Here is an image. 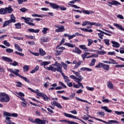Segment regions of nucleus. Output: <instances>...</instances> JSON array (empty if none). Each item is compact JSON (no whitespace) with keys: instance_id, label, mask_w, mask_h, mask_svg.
<instances>
[{"instance_id":"obj_1","label":"nucleus","mask_w":124,"mask_h":124,"mask_svg":"<svg viewBox=\"0 0 124 124\" xmlns=\"http://www.w3.org/2000/svg\"><path fill=\"white\" fill-rule=\"evenodd\" d=\"M46 70H51V71H53V72H56V71H59L61 68H62V66L61 63H58V62H55L54 64L51 65L49 67H46Z\"/></svg>"},{"instance_id":"obj_2","label":"nucleus","mask_w":124,"mask_h":124,"mask_svg":"<svg viewBox=\"0 0 124 124\" xmlns=\"http://www.w3.org/2000/svg\"><path fill=\"white\" fill-rule=\"evenodd\" d=\"M7 70L8 71H9L11 73H13V74H15V75H16V76H18V77L21 78V79H23V80H24L25 82H27V83L30 82V80H29L28 78L23 77L22 76L20 75V74H19V72H20L19 69H15V71H14L13 70V69L10 68V69H8Z\"/></svg>"},{"instance_id":"obj_3","label":"nucleus","mask_w":124,"mask_h":124,"mask_svg":"<svg viewBox=\"0 0 124 124\" xmlns=\"http://www.w3.org/2000/svg\"><path fill=\"white\" fill-rule=\"evenodd\" d=\"M0 101L4 103H8L10 101V97L4 93H0Z\"/></svg>"},{"instance_id":"obj_4","label":"nucleus","mask_w":124,"mask_h":124,"mask_svg":"<svg viewBox=\"0 0 124 124\" xmlns=\"http://www.w3.org/2000/svg\"><path fill=\"white\" fill-rule=\"evenodd\" d=\"M28 89H29L31 92H32V93H37L36 95H38V96H42V97H43L45 101H49V100H50V98H49L46 95H45L42 93H37L35 92V91L33 90V89H32L30 87L28 88Z\"/></svg>"},{"instance_id":"obj_5","label":"nucleus","mask_w":124,"mask_h":124,"mask_svg":"<svg viewBox=\"0 0 124 124\" xmlns=\"http://www.w3.org/2000/svg\"><path fill=\"white\" fill-rule=\"evenodd\" d=\"M29 120L30 122H31V123H33L34 124H46V122L48 123V122L46 120V118H45V120H41L40 119H36L35 120L32 119H29Z\"/></svg>"},{"instance_id":"obj_6","label":"nucleus","mask_w":124,"mask_h":124,"mask_svg":"<svg viewBox=\"0 0 124 124\" xmlns=\"http://www.w3.org/2000/svg\"><path fill=\"white\" fill-rule=\"evenodd\" d=\"M96 121H99V122H101L102 123H104V124H119V122L116 120H108V122H106L104 120H102V119H98L97 118H94Z\"/></svg>"},{"instance_id":"obj_7","label":"nucleus","mask_w":124,"mask_h":124,"mask_svg":"<svg viewBox=\"0 0 124 124\" xmlns=\"http://www.w3.org/2000/svg\"><path fill=\"white\" fill-rule=\"evenodd\" d=\"M63 114L65 117H67V118H70L71 119H76L77 120H78V121H80V122H82V123H83L84 124H86V123L84 122V121L80 119L78 117H76V116L73 115L72 114H69L65 112H64Z\"/></svg>"},{"instance_id":"obj_8","label":"nucleus","mask_w":124,"mask_h":124,"mask_svg":"<svg viewBox=\"0 0 124 124\" xmlns=\"http://www.w3.org/2000/svg\"><path fill=\"white\" fill-rule=\"evenodd\" d=\"M108 3L109 4L108 6H109V7H112V5H115L116 6H117V5H121V3L114 0H112L111 2L108 1Z\"/></svg>"},{"instance_id":"obj_9","label":"nucleus","mask_w":124,"mask_h":124,"mask_svg":"<svg viewBox=\"0 0 124 124\" xmlns=\"http://www.w3.org/2000/svg\"><path fill=\"white\" fill-rule=\"evenodd\" d=\"M21 19H23V20H25V23L26 24H28V25H29L30 26H34V24L33 23H31L30 22V20H31V18L30 17H22Z\"/></svg>"},{"instance_id":"obj_10","label":"nucleus","mask_w":124,"mask_h":124,"mask_svg":"<svg viewBox=\"0 0 124 124\" xmlns=\"http://www.w3.org/2000/svg\"><path fill=\"white\" fill-rule=\"evenodd\" d=\"M82 80H83V77H82V76L80 77V78H79L77 80H76V82L78 83V86L81 87L82 89H84V86H83V84H82V83L80 82L82 81Z\"/></svg>"},{"instance_id":"obj_11","label":"nucleus","mask_w":124,"mask_h":124,"mask_svg":"<svg viewBox=\"0 0 124 124\" xmlns=\"http://www.w3.org/2000/svg\"><path fill=\"white\" fill-rule=\"evenodd\" d=\"M65 29H64V26H61L58 28V29L55 30L56 32H62V31H65Z\"/></svg>"},{"instance_id":"obj_12","label":"nucleus","mask_w":124,"mask_h":124,"mask_svg":"<svg viewBox=\"0 0 124 124\" xmlns=\"http://www.w3.org/2000/svg\"><path fill=\"white\" fill-rule=\"evenodd\" d=\"M52 105H54V106H56V107H58V108H60V109H62V107L61 104L58 102L54 101L53 102H51Z\"/></svg>"},{"instance_id":"obj_13","label":"nucleus","mask_w":124,"mask_h":124,"mask_svg":"<svg viewBox=\"0 0 124 124\" xmlns=\"http://www.w3.org/2000/svg\"><path fill=\"white\" fill-rule=\"evenodd\" d=\"M81 12L82 13H84V14H86L87 15H90V14H93L94 12L91 11V10H81Z\"/></svg>"},{"instance_id":"obj_14","label":"nucleus","mask_w":124,"mask_h":124,"mask_svg":"<svg viewBox=\"0 0 124 124\" xmlns=\"http://www.w3.org/2000/svg\"><path fill=\"white\" fill-rule=\"evenodd\" d=\"M2 59L3 61H4V62H13V60H12V59H10L9 57L3 56Z\"/></svg>"},{"instance_id":"obj_15","label":"nucleus","mask_w":124,"mask_h":124,"mask_svg":"<svg viewBox=\"0 0 124 124\" xmlns=\"http://www.w3.org/2000/svg\"><path fill=\"white\" fill-rule=\"evenodd\" d=\"M10 17H11V18L10 20H9L10 21V22L16 23V17H15V16H14V15L11 14Z\"/></svg>"},{"instance_id":"obj_16","label":"nucleus","mask_w":124,"mask_h":124,"mask_svg":"<svg viewBox=\"0 0 124 124\" xmlns=\"http://www.w3.org/2000/svg\"><path fill=\"white\" fill-rule=\"evenodd\" d=\"M107 87L108 89H110V90H113L114 89V86L113 85V83L110 81H107Z\"/></svg>"},{"instance_id":"obj_17","label":"nucleus","mask_w":124,"mask_h":124,"mask_svg":"<svg viewBox=\"0 0 124 124\" xmlns=\"http://www.w3.org/2000/svg\"><path fill=\"white\" fill-rule=\"evenodd\" d=\"M6 10L7 11V13H8L9 14H11V13H12V12L13 11V9H12L11 6L9 5L8 7H6Z\"/></svg>"},{"instance_id":"obj_18","label":"nucleus","mask_w":124,"mask_h":124,"mask_svg":"<svg viewBox=\"0 0 124 124\" xmlns=\"http://www.w3.org/2000/svg\"><path fill=\"white\" fill-rule=\"evenodd\" d=\"M50 6L53 9H59V5L54 3H50Z\"/></svg>"},{"instance_id":"obj_19","label":"nucleus","mask_w":124,"mask_h":124,"mask_svg":"<svg viewBox=\"0 0 124 124\" xmlns=\"http://www.w3.org/2000/svg\"><path fill=\"white\" fill-rule=\"evenodd\" d=\"M0 14H1V15H5V14H7L6 8H1L0 9Z\"/></svg>"},{"instance_id":"obj_20","label":"nucleus","mask_w":124,"mask_h":124,"mask_svg":"<svg viewBox=\"0 0 124 124\" xmlns=\"http://www.w3.org/2000/svg\"><path fill=\"white\" fill-rule=\"evenodd\" d=\"M111 43L113 44L112 47H115V48H119L120 44H119V43L112 41H111Z\"/></svg>"},{"instance_id":"obj_21","label":"nucleus","mask_w":124,"mask_h":124,"mask_svg":"<svg viewBox=\"0 0 124 124\" xmlns=\"http://www.w3.org/2000/svg\"><path fill=\"white\" fill-rule=\"evenodd\" d=\"M51 63V62L50 61H45L41 62V65H44V68L46 69V65H48V64H50Z\"/></svg>"},{"instance_id":"obj_22","label":"nucleus","mask_w":124,"mask_h":124,"mask_svg":"<svg viewBox=\"0 0 124 124\" xmlns=\"http://www.w3.org/2000/svg\"><path fill=\"white\" fill-rule=\"evenodd\" d=\"M103 68L104 70H106V71H109V70H110V65L106 64H104L103 66Z\"/></svg>"},{"instance_id":"obj_23","label":"nucleus","mask_w":124,"mask_h":124,"mask_svg":"<svg viewBox=\"0 0 124 124\" xmlns=\"http://www.w3.org/2000/svg\"><path fill=\"white\" fill-rule=\"evenodd\" d=\"M101 109H103L106 112H108V113H111L112 112V110L108 108V107L107 106L101 107Z\"/></svg>"},{"instance_id":"obj_24","label":"nucleus","mask_w":124,"mask_h":124,"mask_svg":"<svg viewBox=\"0 0 124 124\" xmlns=\"http://www.w3.org/2000/svg\"><path fill=\"white\" fill-rule=\"evenodd\" d=\"M76 98L77 99V100H78V101H80L81 102H86V103H88V104H90V105H92V103L88 102V101L86 100H83L78 97H76Z\"/></svg>"},{"instance_id":"obj_25","label":"nucleus","mask_w":124,"mask_h":124,"mask_svg":"<svg viewBox=\"0 0 124 124\" xmlns=\"http://www.w3.org/2000/svg\"><path fill=\"white\" fill-rule=\"evenodd\" d=\"M114 26L115 27H116L117 28H118L120 31H124V28H123V26L122 25H120L119 24L117 23H114Z\"/></svg>"},{"instance_id":"obj_26","label":"nucleus","mask_w":124,"mask_h":124,"mask_svg":"<svg viewBox=\"0 0 124 124\" xmlns=\"http://www.w3.org/2000/svg\"><path fill=\"white\" fill-rule=\"evenodd\" d=\"M39 54H40V56H45V55H46V52H45V51L43 50V49L40 48L39 49Z\"/></svg>"},{"instance_id":"obj_27","label":"nucleus","mask_w":124,"mask_h":124,"mask_svg":"<svg viewBox=\"0 0 124 124\" xmlns=\"http://www.w3.org/2000/svg\"><path fill=\"white\" fill-rule=\"evenodd\" d=\"M15 49L17 50V51H19V52H22L23 51V49L21 48V47H20V46L17 44H15Z\"/></svg>"},{"instance_id":"obj_28","label":"nucleus","mask_w":124,"mask_h":124,"mask_svg":"<svg viewBox=\"0 0 124 124\" xmlns=\"http://www.w3.org/2000/svg\"><path fill=\"white\" fill-rule=\"evenodd\" d=\"M28 31L30 32H34L35 33H38V32H39V30H35L33 29H29Z\"/></svg>"},{"instance_id":"obj_29","label":"nucleus","mask_w":124,"mask_h":124,"mask_svg":"<svg viewBox=\"0 0 124 124\" xmlns=\"http://www.w3.org/2000/svg\"><path fill=\"white\" fill-rule=\"evenodd\" d=\"M87 25H90V26H92V22H91L90 21H84L82 23V26L83 27H85V26H87Z\"/></svg>"},{"instance_id":"obj_30","label":"nucleus","mask_w":124,"mask_h":124,"mask_svg":"<svg viewBox=\"0 0 124 124\" xmlns=\"http://www.w3.org/2000/svg\"><path fill=\"white\" fill-rule=\"evenodd\" d=\"M38 69H39V66L37 65L33 70H31L30 72V73H31V74H33V73H35V72H36V71L38 70Z\"/></svg>"},{"instance_id":"obj_31","label":"nucleus","mask_w":124,"mask_h":124,"mask_svg":"<svg viewBox=\"0 0 124 124\" xmlns=\"http://www.w3.org/2000/svg\"><path fill=\"white\" fill-rule=\"evenodd\" d=\"M61 123H67L68 124H73L74 122L73 121H66L65 120H61L60 121Z\"/></svg>"},{"instance_id":"obj_32","label":"nucleus","mask_w":124,"mask_h":124,"mask_svg":"<svg viewBox=\"0 0 124 124\" xmlns=\"http://www.w3.org/2000/svg\"><path fill=\"white\" fill-rule=\"evenodd\" d=\"M79 47L82 50H85V51H89L88 47L86 46L85 45H82L79 46Z\"/></svg>"},{"instance_id":"obj_33","label":"nucleus","mask_w":124,"mask_h":124,"mask_svg":"<svg viewBox=\"0 0 124 124\" xmlns=\"http://www.w3.org/2000/svg\"><path fill=\"white\" fill-rule=\"evenodd\" d=\"M95 62H96V60H95V59H92L91 62L89 64V66H93V65L95 64Z\"/></svg>"},{"instance_id":"obj_34","label":"nucleus","mask_w":124,"mask_h":124,"mask_svg":"<svg viewBox=\"0 0 124 124\" xmlns=\"http://www.w3.org/2000/svg\"><path fill=\"white\" fill-rule=\"evenodd\" d=\"M109 61H111V62H110V61L108 62V63L109 64H118V62H116V61H115L112 59H109Z\"/></svg>"},{"instance_id":"obj_35","label":"nucleus","mask_w":124,"mask_h":124,"mask_svg":"<svg viewBox=\"0 0 124 124\" xmlns=\"http://www.w3.org/2000/svg\"><path fill=\"white\" fill-rule=\"evenodd\" d=\"M104 63H102V62H99L98 65H96L95 66V67L96 68H101L102 67H103V65H104Z\"/></svg>"},{"instance_id":"obj_36","label":"nucleus","mask_w":124,"mask_h":124,"mask_svg":"<svg viewBox=\"0 0 124 124\" xmlns=\"http://www.w3.org/2000/svg\"><path fill=\"white\" fill-rule=\"evenodd\" d=\"M97 53L98 55H105L106 54V52L103 50H101V51L97 50Z\"/></svg>"},{"instance_id":"obj_37","label":"nucleus","mask_w":124,"mask_h":124,"mask_svg":"<svg viewBox=\"0 0 124 124\" xmlns=\"http://www.w3.org/2000/svg\"><path fill=\"white\" fill-rule=\"evenodd\" d=\"M9 24H11V22H10L9 20L5 21L3 26H2V28L7 27V26H8V25H9Z\"/></svg>"},{"instance_id":"obj_38","label":"nucleus","mask_w":124,"mask_h":124,"mask_svg":"<svg viewBox=\"0 0 124 124\" xmlns=\"http://www.w3.org/2000/svg\"><path fill=\"white\" fill-rule=\"evenodd\" d=\"M65 46H68V47H70V48H74L75 47V45H73L69 43H65L64 44Z\"/></svg>"},{"instance_id":"obj_39","label":"nucleus","mask_w":124,"mask_h":124,"mask_svg":"<svg viewBox=\"0 0 124 124\" xmlns=\"http://www.w3.org/2000/svg\"><path fill=\"white\" fill-rule=\"evenodd\" d=\"M71 71L74 73V74H75V75H76V76H77V77H78V78H80L81 76L80 75V73H79V72H75V71L73 70H71Z\"/></svg>"},{"instance_id":"obj_40","label":"nucleus","mask_w":124,"mask_h":124,"mask_svg":"<svg viewBox=\"0 0 124 124\" xmlns=\"http://www.w3.org/2000/svg\"><path fill=\"white\" fill-rule=\"evenodd\" d=\"M104 42H105L106 45H107L108 46H109L110 45V40L108 39H104Z\"/></svg>"},{"instance_id":"obj_41","label":"nucleus","mask_w":124,"mask_h":124,"mask_svg":"<svg viewBox=\"0 0 124 124\" xmlns=\"http://www.w3.org/2000/svg\"><path fill=\"white\" fill-rule=\"evenodd\" d=\"M97 115H98V116H101V117H103L105 116V113L103 111H100L97 112Z\"/></svg>"},{"instance_id":"obj_42","label":"nucleus","mask_w":124,"mask_h":124,"mask_svg":"<svg viewBox=\"0 0 124 124\" xmlns=\"http://www.w3.org/2000/svg\"><path fill=\"white\" fill-rule=\"evenodd\" d=\"M62 53V50H55V56H60Z\"/></svg>"},{"instance_id":"obj_43","label":"nucleus","mask_w":124,"mask_h":124,"mask_svg":"<svg viewBox=\"0 0 124 124\" xmlns=\"http://www.w3.org/2000/svg\"><path fill=\"white\" fill-rule=\"evenodd\" d=\"M61 64L62 66L63 67L64 69H65V70H66V69H67V64H65L63 62H61Z\"/></svg>"},{"instance_id":"obj_44","label":"nucleus","mask_w":124,"mask_h":124,"mask_svg":"<svg viewBox=\"0 0 124 124\" xmlns=\"http://www.w3.org/2000/svg\"><path fill=\"white\" fill-rule=\"evenodd\" d=\"M41 40L42 42H47L49 39L47 37H42L41 38Z\"/></svg>"},{"instance_id":"obj_45","label":"nucleus","mask_w":124,"mask_h":124,"mask_svg":"<svg viewBox=\"0 0 124 124\" xmlns=\"http://www.w3.org/2000/svg\"><path fill=\"white\" fill-rule=\"evenodd\" d=\"M70 78H71V79H74V80L75 82H76V81H77L78 80V79L79 78L76 77L75 76H73V75L70 76Z\"/></svg>"},{"instance_id":"obj_46","label":"nucleus","mask_w":124,"mask_h":124,"mask_svg":"<svg viewBox=\"0 0 124 124\" xmlns=\"http://www.w3.org/2000/svg\"><path fill=\"white\" fill-rule=\"evenodd\" d=\"M81 63H82V62L81 61L78 62L77 64H76L74 67V69H76L77 67H79L80 65H81Z\"/></svg>"},{"instance_id":"obj_47","label":"nucleus","mask_w":124,"mask_h":124,"mask_svg":"<svg viewBox=\"0 0 124 124\" xmlns=\"http://www.w3.org/2000/svg\"><path fill=\"white\" fill-rule=\"evenodd\" d=\"M68 5H69V6H71V7H74V8H76L77 9H80V7H78L77 5L75 4H70L69 3H68Z\"/></svg>"},{"instance_id":"obj_48","label":"nucleus","mask_w":124,"mask_h":124,"mask_svg":"<svg viewBox=\"0 0 124 124\" xmlns=\"http://www.w3.org/2000/svg\"><path fill=\"white\" fill-rule=\"evenodd\" d=\"M47 31H49L48 28H44L42 31L44 34H46V33H47Z\"/></svg>"},{"instance_id":"obj_49","label":"nucleus","mask_w":124,"mask_h":124,"mask_svg":"<svg viewBox=\"0 0 124 124\" xmlns=\"http://www.w3.org/2000/svg\"><path fill=\"white\" fill-rule=\"evenodd\" d=\"M3 45H5L7 47H10V44H9V43H8L6 40L4 41Z\"/></svg>"},{"instance_id":"obj_50","label":"nucleus","mask_w":124,"mask_h":124,"mask_svg":"<svg viewBox=\"0 0 124 124\" xmlns=\"http://www.w3.org/2000/svg\"><path fill=\"white\" fill-rule=\"evenodd\" d=\"M6 52L8 53L9 54H11V53H13L14 50L13 49L11 48H7L6 49Z\"/></svg>"},{"instance_id":"obj_51","label":"nucleus","mask_w":124,"mask_h":124,"mask_svg":"<svg viewBox=\"0 0 124 124\" xmlns=\"http://www.w3.org/2000/svg\"><path fill=\"white\" fill-rule=\"evenodd\" d=\"M88 46H91V45H92L93 44V40L89 39H88Z\"/></svg>"},{"instance_id":"obj_52","label":"nucleus","mask_w":124,"mask_h":124,"mask_svg":"<svg viewBox=\"0 0 124 124\" xmlns=\"http://www.w3.org/2000/svg\"><path fill=\"white\" fill-rule=\"evenodd\" d=\"M91 26H95V27H100L101 24L100 23H96L95 22H92Z\"/></svg>"},{"instance_id":"obj_53","label":"nucleus","mask_w":124,"mask_h":124,"mask_svg":"<svg viewBox=\"0 0 124 124\" xmlns=\"http://www.w3.org/2000/svg\"><path fill=\"white\" fill-rule=\"evenodd\" d=\"M16 93L17 95H19V96H20V97L25 96V94H24V93L22 92H19V93L16 92Z\"/></svg>"},{"instance_id":"obj_54","label":"nucleus","mask_w":124,"mask_h":124,"mask_svg":"<svg viewBox=\"0 0 124 124\" xmlns=\"http://www.w3.org/2000/svg\"><path fill=\"white\" fill-rule=\"evenodd\" d=\"M98 35L101 39H103V36H104V33H98Z\"/></svg>"},{"instance_id":"obj_55","label":"nucleus","mask_w":124,"mask_h":124,"mask_svg":"<svg viewBox=\"0 0 124 124\" xmlns=\"http://www.w3.org/2000/svg\"><path fill=\"white\" fill-rule=\"evenodd\" d=\"M62 68H61V69H60V70H59L58 72H60L61 73V74H62V76L64 78H65L66 76L64 75V73H63V72H62Z\"/></svg>"},{"instance_id":"obj_56","label":"nucleus","mask_w":124,"mask_h":124,"mask_svg":"<svg viewBox=\"0 0 124 124\" xmlns=\"http://www.w3.org/2000/svg\"><path fill=\"white\" fill-rule=\"evenodd\" d=\"M63 79H64L65 83H68V82H70V80L69 79H68V77H67L66 76L64 78H63Z\"/></svg>"},{"instance_id":"obj_57","label":"nucleus","mask_w":124,"mask_h":124,"mask_svg":"<svg viewBox=\"0 0 124 124\" xmlns=\"http://www.w3.org/2000/svg\"><path fill=\"white\" fill-rule=\"evenodd\" d=\"M114 113H115V114H117V115H124V111H114Z\"/></svg>"},{"instance_id":"obj_58","label":"nucleus","mask_w":124,"mask_h":124,"mask_svg":"<svg viewBox=\"0 0 124 124\" xmlns=\"http://www.w3.org/2000/svg\"><path fill=\"white\" fill-rule=\"evenodd\" d=\"M73 53H75L76 54H78V55H80V54L82 53V51H81V50H73Z\"/></svg>"},{"instance_id":"obj_59","label":"nucleus","mask_w":124,"mask_h":124,"mask_svg":"<svg viewBox=\"0 0 124 124\" xmlns=\"http://www.w3.org/2000/svg\"><path fill=\"white\" fill-rule=\"evenodd\" d=\"M18 62H17L15 61L13 63H10V65H13V66H17V65H18Z\"/></svg>"},{"instance_id":"obj_60","label":"nucleus","mask_w":124,"mask_h":124,"mask_svg":"<svg viewBox=\"0 0 124 124\" xmlns=\"http://www.w3.org/2000/svg\"><path fill=\"white\" fill-rule=\"evenodd\" d=\"M16 29H21V23H17L15 24Z\"/></svg>"},{"instance_id":"obj_61","label":"nucleus","mask_w":124,"mask_h":124,"mask_svg":"<svg viewBox=\"0 0 124 124\" xmlns=\"http://www.w3.org/2000/svg\"><path fill=\"white\" fill-rule=\"evenodd\" d=\"M29 10L26 8H22L21 9H20V11H21V12H26V11H28Z\"/></svg>"},{"instance_id":"obj_62","label":"nucleus","mask_w":124,"mask_h":124,"mask_svg":"<svg viewBox=\"0 0 124 124\" xmlns=\"http://www.w3.org/2000/svg\"><path fill=\"white\" fill-rule=\"evenodd\" d=\"M32 17H41V18H42V17H43V16L37 15L36 14H32Z\"/></svg>"},{"instance_id":"obj_63","label":"nucleus","mask_w":124,"mask_h":124,"mask_svg":"<svg viewBox=\"0 0 124 124\" xmlns=\"http://www.w3.org/2000/svg\"><path fill=\"white\" fill-rule=\"evenodd\" d=\"M76 94V93H72L71 95H69V98H70V99H73V98H74V97H75Z\"/></svg>"},{"instance_id":"obj_64","label":"nucleus","mask_w":124,"mask_h":124,"mask_svg":"<svg viewBox=\"0 0 124 124\" xmlns=\"http://www.w3.org/2000/svg\"><path fill=\"white\" fill-rule=\"evenodd\" d=\"M16 83L17 84H16V87H18V88H21L22 87V83L20 81H16Z\"/></svg>"}]
</instances>
